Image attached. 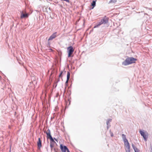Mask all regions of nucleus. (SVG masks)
<instances>
[{
	"instance_id": "1",
	"label": "nucleus",
	"mask_w": 152,
	"mask_h": 152,
	"mask_svg": "<svg viewBox=\"0 0 152 152\" xmlns=\"http://www.w3.org/2000/svg\"><path fill=\"white\" fill-rule=\"evenodd\" d=\"M137 59L132 57H128L122 63V64L124 66H127L130 64L135 63Z\"/></svg>"
},
{
	"instance_id": "3",
	"label": "nucleus",
	"mask_w": 152,
	"mask_h": 152,
	"mask_svg": "<svg viewBox=\"0 0 152 152\" xmlns=\"http://www.w3.org/2000/svg\"><path fill=\"white\" fill-rule=\"evenodd\" d=\"M108 18L105 16L101 20L100 22L97 23L95 25L94 28H97L102 24H105L108 23Z\"/></svg>"
},
{
	"instance_id": "8",
	"label": "nucleus",
	"mask_w": 152,
	"mask_h": 152,
	"mask_svg": "<svg viewBox=\"0 0 152 152\" xmlns=\"http://www.w3.org/2000/svg\"><path fill=\"white\" fill-rule=\"evenodd\" d=\"M124 145L125 146L126 148H130V146L129 144L128 141V140H126L124 141Z\"/></svg>"
},
{
	"instance_id": "21",
	"label": "nucleus",
	"mask_w": 152,
	"mask_h": 152,
	"mask_svg": "<svg viewBox=\"0 0 152 152\" xmlns=\"http://www.w3.org/2000/svg\"><path fill=\"white\" fill-rule=\"evenodd\" d=\"M136 150L135 151V152H138V151H137V150Z\"/></svg>"
},
{
	"instance_id": "20",
	"label": "nucleus",
	"mask_w": 152,
	"mask_h": 152,
	"mask_svg": "<svg viewBox=\"0 0 152 152\" xmlns=\"http://www.w3.org/2000/svg\"><path fill=\"white\" fill-rule=\"evenodd\" d=\"M62 54L61 52H59V55H61Z\"/></svg>"
},
{
	"instance_id": "6",
	"label": "nucleus",
	"mask_w": 152,
	"mask_h": 152,
	"mask_svg": "<svg viewBox=\"0 0 152 152\" xmlns=\"http://www.w3.org/2000/svg\"><path fill=\"white\" fill-rule=\"evenodd\" d=\"M60 149L61 152H69V150L65 146H64L62 144L60 145Z\"/></svg>"
},
{
	"instance_id": "5",
	"label": "nucleus",
	"mask_w": 152,
	"mask_h": 152,
	"mask_svg": "<svg viewBox=\"0 0 152 152\" xmlns=\"http://www.w3.org/2000/svg\"><path fill=\"white\" fill-rule=\"evenodd\" d=\"M139 132L141 135L143 136L144 140L146 141L147 138L148 136V133L147 132H144L141 130Z\"/></svg>"
},
{
	"instance_id": "13",
	"label": "nucleus",
	"mask_w": 152,
	"mask_h": 152,
	"mask_svg": "<svg viewBox=\"0 0 152 152\" xmlns=\"http://www.w3.org/2000/svg\"><path fill=\"white\" fill-rule=\"evenodd\" d=\"M122 136L123 140L124 141L126 140H127V139H126V135H124V134H122Z\"/></svg>"
},
{
	"instance_id": "4",
	"label": "nucleus",
	"mask_w": 152,
	"mask_h": 152,
	"mask_svg": "<svg viewBox=\"0 0 152 152\" xmlns=\"http://www.w3.org/2000/svg\"><path fill=\"white\" fill-rule=\"evenodd\" d=\"M67 50L68 57H70L72 56V55L74 51V49L73 47L71 46L68 47L67 48Z\"/></svg>"
},
{
	"instance_id": "18",
	"label": "nucleus",
	"mask_w": 152,
	"mask_h": 152,
	"mask_svg": "<svg viewBox=\"0 0 152 152\" xmlns=\"http://www.w3.org/2000/svg\"><path fill=\"white\" fill-rule=\"evenodd\" d=\"M62 73V72L61 71L60 72V74L59 75V77H61V76Z\"/></svg>"
},
{
	"instance_id": "7",
	"label": "nucleus",
	"mask_w": 152,
	"mask_h": 152,
	"mask_svg": "<svg viewBox=\"0 0 152 152\" xmlns=\"http://www.w3.org/2000/svg\"><path fill=\"white\" fill-rule=\"evenodd\" d=\"M56 34L57 32H56L53 33L51 36H50L48 39V41L50 40H52L55 38L57 36Z\"/></svg>"
},
{
	"instance_id": "12",
	"label": "nucleus",
	"mask_w": 152,
	"mask_h": 152,
	"mask_svg": "<svg viewBox=\"0 0 152 152\" xmlns=\"http://www.w3.org/2000/svg\"><path fill=\"white\" fill-rule=\"evenodd\" d=\"M96 0L95 1L94 0L91 3V6L92 7V8H91V9H93L94 8V7L95 6L96 4Z\"/></svg>"
},
{
	"instance_id": "22",
	"label": "nucleus",
	"mask_w": 152,
	"mask_h": 152,
	"mask_svg": "<svg viewBox=\"0 0 152 152\" xmlns=\"http://www.w3.org/2000/svg\"><path fill=\"white\" fill-rule=\"evenodd\" d=\"M145 14H146V15H147L146 13H145Z\"/></svg>"
},
{
	"instance_id": "14",
	"label": "nucleus",
	"mask_w": 152,
	"mask_h": 152,
	"mask_svg": "<svg viewBox=\"0 0 152 152\" xmlns=\"http://www.w3.org/2000/svg\"><path fill=\"white\" fill-rule=\"evenodd\" d=\"M117 2V0H110V1L109 2V3H115Z\"/></svg>"
},
{
	"instance_id": "9",
	"label": "nucleus",
	"mask_w": 152,
	"mask_h": 152,
	"mask_svg": "<svg viewBox=\"0 0 152 152\" xmlns=\"http://www.w3.org/2000/svg\"><path fill=\"white\" fill-rule=\"evenodd\" d=\"M37 145L39 149L42 147V141L39 138H38V141L37 142Z\"/></svg>"
},
{
	"instance_id": "19",
	"label": "nucleus",
	"mask_w": 152,
	"mask_h": 152,
	"mask_svg": "<svg viewBox=\"0 0 152 152\" xmlns=\"http://www.w3.org/2000/svg\"><path fill=\"white\" fill-rule=\"evenodd\" d=\"M50 42H48V44H47V47H49L50 46Z\"/></svg>"
},
{
	"instance_id": "15",
	"label": "nucleus",
	"mask_w": 152,
	"mask_h": 152,
	"mask_svg": "<svg viewBox=\"0 0 152 152\" xmlns=\"http://www.w3.org/2000/svg\"><path fill=\"white\" fill-rule=\"evenodd\" d=\"M132 147H133V148H134L135 152V151L136 150H137L138 152H139V150L137 148H136L135 147V146L134 145L132 144Z\"/></svg>"
},
{
	"instance_id": "17",
	"label": "nucleus",
	"mask_w": 152,
	"mask_h": 152,
	"mask_svg": "<svg viewBox=\"0 0 152 152\" xmlns=\"http://www.w3.org/2000/svg\"><path fill=\"white\" fill-rule=\"evenodd\" d=\"M61 1H66V2H69V0H61Z\"/></svg>"
},
{
	"instance_id": "16",
	"label": "nucleus",
	"mask_w": 152,
	"mask_h": 152,
	"mask_svg": "<svg viewBox=\"0 0 152 152\" xmlns=\"http://www.w3.org/2000/svg\"><path fill=\"white\" fill-rule=\"evenodd\" d=\"M130 148H126V152H130Z\"/></svg>"
},
{
	"instance_id": "10",
	"label": "nucleus",
	"mask_w": 152,
	"mask_h": 152,
	"mask_svg": "<svg viewBox=\"0 0 152 152\" xmlns=\"http://www.w3.org/2000/svg\"><path fill=\"white\" fill-rule=\"evenodd\" d=\"M28 16V14L27 13H24L23 12L21 14V18H27Z\"/></svg>"
},
{
	"instance_id": "11",
	"label": "nucleus",
	"mask_w": 152,
	"mask_h": 152,
	"mask_svg": "<svg viewBox=\"0 0 152 152\" xmlns=\"http://www.w3.org/2000/svg\"><path fill=\"white\" fill-rule=\"evenodd\" d=\"M70 73L69 72H68L67 73V80L65 82V84H66V85L67 84L70 78Z\"/></svg>"
},
{
	"instance_id": "2",
	"label": "nucleus",
	"mask_w": 152,
	"mask_h": 152,
	"mask_svg": "<svg viewBox=\"0 0 152 152\" xmlns=\"http://www.w3.org/2000/svg\"><path fill=\"white\" fill-rule=\"evenodd\" d=\"M44 132L45 133L47 134V138L50 139V140L52 142H50V146L51 148V150H52L54 147V143H55V142L51 135L50 130V129H48L45 132V131Z\"/></svg>"
},
{
	"instance_id": "23",
	"label": "nucleus",
	"mask_w": 152,
	"mask_h": 152,
	"mask_svg": "<svg viewBox=\"0 0 152 152\" xmlns=\"http://www.w3.org/2000/svg\"><path fill=\"white\" fill-rule=\"evenodd\" d=\"M50 50H52V49H50Z\"/></svg>"
}]
</instances>
